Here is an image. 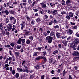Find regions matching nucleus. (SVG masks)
Segmentation results:
<instances>
[{
    "instance_id": "obj_63",
    "label": "nucleus",
    "mask_w": 79,
    "mask_h": 79,
    "mask_svg": "<svg viewBox=\"0 0 79 79\" xmlns=\"http://www.w3.org/2000/svg\"><path fill=\"white\" fill-rule=\"evenodd\" d=\"M15 54L17 56H19V52H15Z\"/></svg>"
},
{
    "instance_id": "obj_11",
    "label": "nucleus",
    "mask_w": 79,
    "mask_h": 79,
    "mask_svg": "<svg viewBox=\"0 0 79 79\" xmlns=\"http://www.w3.org/2000/svg\"><path fill=\"white\" fill-rule=\"evenodd\" d=\"M59 53L58 50H56L53 52V55H57Z\"/></svg>"
},
{
    "instance_id": "obj_53",
    "label": "nucleus",
    "mask_w": 79,
    "mask_h": 79,
    "mask_svg": "<svg viewBox=\"0 0 79 79\" xmlns=\"http://www.w3.org/2000/svg\"><path fill=\"white\" fill-rule=\"evenodd\" d=\"M70 47H71V48H73V47H74L73 46V43H72L70 44Z\"/></svg>"
},
{
    "instance_id": "obj_22",
    "label": "nucleus",
    "mask_w": 79,
    "mask_h": 79,
    "mask_svg": "<svg viewBox=\"0 0 79 79\" xmlns=\"http://www.w3.org/2000/svg\"><path fill=\"white\" fill-rule=\"evenodd\" d=\"M51 63L53 64L55 63V62H56V60H51Z\"/></svg>"
},
{
    "instance_id": "obj_7",
    "label": "nucleus",
    "mask_w": 79,
    "mask_h": 79,
    "mask_svg": "<svg viewBox=\"0 0 79 79\" xmlns=\"http://www.w3.org/2000/svg\"><path fill=\"white\" fill-rule=\"evenodd\" d=\"M56 37L58 38V39H60V38H61V36L60 35V33L57 32H56Z\"/></svg>"
},
{
    "instance_id": "obj_14",
    "label": "nucleus",
    "mask_w": 79,
    "mask_h": 79,
    "mask_svg": "<svg viewBox=\"0 0 79 79\" xmlns=\"http://www.w3.org/2000/svg\"><path fill=\"white\" fill-rule=\"evenodd\" d=\"M38 55V52H35L33 53V56H36Z\"/></svg>"
},
{
    "instance_id": "obj_13",
    "label": "nucleus",
    "mask_w": 79,
    "mask_h": 79,
    "mask_svg": "<svg viewBox=\"0 0 79 79\" xmlns=\"http://www.w3.org/2000/svg\"><path fill=\"white\" fill-rule=\"evenodd\" d=\"M67 6H69L71 5V1L68 0L66 1Z\"/></svg>"
},
{
    "instance_id": "obj_34",
    "label": "nucleus",
    "mask_w": 79,
    "mask_h": 79,
    "mask_svg": "<svg viewBox=\"0 0 79 79\" xmlns=\"http://www.w3.org/2000/svg\"><path fill=\"white\" fill-rule=\"evenodd\" d=\"M5 13L6 14V15H8L9 11L8 10H5Z\"/></svg>"
},
{
    "instance_id": "obj_52",
    "label": "nucleus",
    "mask_w": 79,
    "mask_h": 79,
    "mask_svg": "<svg viewBox=\"0 0 79 79\" xmlns=\"http://www.w3.org/2000/svg\"><path fill=\"white\" fill-rule=\"evenodd\" d=\"M11 29H12V28H10V27H9L7 28V31H11Z\"/></svg>"
},
{
    "instance_id": "obj_19",
    "label": "nucleus",
    "mask_w": 79,
    "mask_h": 79,
    "mask_svg": "<svg viewBox=\"0 0 79 79\" xmlns=\"http://www.w3.org/2000/svg\"><path fill=\"white\" fill-rule=\"evenodd\" d=\"M17 70L18 72H22L23 71V69H21L20 68H18L17 69Z\"/></svg>"
},
{
    "instance_id": "obj_57",
    "label": "nucleus",
    "mask_w": 79,
    "mask_h": 79,
    "mask_svg": "<svg viewBox=\"0 0 79 79\" xmlns=\"http://www.w3.org/2000/svg\"><path fill=\"white\" fill-rule=\"evenodd\" d=\"M70 24L72 25V26H73V25H75L76 24V23H73V22H70Z\"/></svg>"
},
{
    "instance_id": "obj_4",
    "label": "nucleus",
    "mask_w": 79,
    "mask_h": 79,
    "mask_svg": "<svg viewBox=\"0 0 79 79\" xmlns=\"http://www.w3.org/2000/svg\"><path fill=\"white\" fill-rule=\"evenodd\" d=\"M73 55L75 56H79V53L77 51H74L73 53Z\"/></svg>"
},
{
    "instance_id": "obj_50",
    "label": "nucleus",
    "mask_w": 79,
    "mask_h": 79,
    "mask_svg": "<svg viewBox=\"0 0 79 79\" xmlns=\"http://www.w3.org/2000/svg\"><path fill=\"white\" fill-rule=\"evenodd\" d=\"M36 2H35V1H34L33 2V3L32 4V6H34V5H35Z\"/></svg>"
},
{
    "instance_id": "obj_54",
    "label": "nucleus",
    "mask_w": 79,
    "mask_h": 79,
    "mask_svg": "<svg viewBox=\"0 0 79 79\" xmlns=\"http://www.w3.org/2000/svg\"><path fill=\"white\" fill-rule=\"evenodd\" d=\"M6 23H8L9 22V19L7 18H6Z\"/></svg>"
},
{
    "instance_id": "obj_58",
    "label": "nucleus",
    "mask_w": 79,
    "mask_h": 79,
    "mask_svg": "<svg viewBox=\"0 0 79 79\" xmlns=\"http://www.w3.org/2000/svg\"><path fill=\"white\" fill-rule=\"evenodd\" d=\"M49 23V26H52V21H51V22H48Z\"/></svg>"
},
{
    "instance_id": "obj_60",
    "label": "nucleus",
    "mask_w": 79,
    "mask_h": 79,
    "mask_svg": "<svg viewBox=\"0 0 79 79\" xmlns=\"http://www.w3.org/2000/svg\"><path fill=\"white\" fill-rule=\"evenodd\" d=\"M20 51L21 52V53H23V52H24V49L23 48H21L20 49Z\"/></svg>"
},
{
    "instance_id": "obj_15",
    "label": "nucleus",
    "mask_w": 79,
    "mask_h": 79,
    "mask_svg": "<svg viewBox=\"0 0 79 79\" xmlns=\"http://www.w3.org/2000/svg\"><path fill=\"white\" fill-rule=\"evenodd\" d=\"M22 43V45H24V44L25 43V42H26V40L24 39H21Z\"/></svg>"
},
{
    "instance_id": "obj_5",
    "label": "nucleus",
    "mask_w": 79,
    "mask_h": 79,
    "mask_svg": "<svg viewBox=\"0 0 79 79\" xmlns=\"http://www.w3.org/2000/svg\"><path fill=\"white\" fill-rule=\"evenodd\" d=\"M67 33L68 34V35H70L73 33V31L70 29H69V30H68Z\"/></svg>"
},
{
    "instance_id": "obj_24",
    "label": "nucleus",
    "mask_w": 79,
    "mask_h": 79,
    "mask_svg": "<svg viewBox=\"0 0 79 79\" xmlns=\"http://www.w3.org/2000/svg\"><path fill=\"white\" fill-rule=\"evenodd\" d=\"M56 5L57 8H60V6H61V4H59L57 2H56L55 3Z\"/></svg>"
},
{
    "instance_id": "obj_27",
    "label": "nucleus",
    "mask_w": 79,
    "mask_h": 79,
    "mask_svg": "<svg viewBox=\"0 0 79 79\" xmlns=\"http://www.w3.org/2000/svg\"><path fill=\"white\" fill-rule=\"evenodd\" d=\"M67 40H72V38L71 36H70L68 37L67 39Z\"/></svg>"
},
{
    "instance_id": "obj_35",
    "label": "nucleus",
    "mask_w": 79,
    "mask_h": 79,
    "mask_svg": "<svg viewBox=\"0 0 79 79\" xmlns=\"http://www.w3.org/2000/svg\"><path fill=\"white\" fill-rule=\"evenodd\" d=\"M39 68H40V66L39 65H36L35 66V68L36 69H39Z\"/></svg>"
},
{
    "instance_id": "obj_6",
    "label": "nucleus",
    "mask_w": 79,
    "mask_h": 79,
    "mask_svg": "<svg viewBox=\"0 0 79 79\" xmlns=\"http://www.w3.org/2000/svg\"><path fill=\"white\" fill-rule=\"evenodd\" d=\"M25 25H26L25 24V22L23 21L21 24V30H23V29L25 27Z\"/></svg>"
},
{
    "instance_id": "obj_16",
    "label": "nucleus",
    "mask_w": 79,
    "mask_h": 79,
    "mask_svg": "<svg viewBox=\"0 0 79 79\" xmlns=\"http://www.w3.org/2000/svg\"><path fill=\"white\" fill-rule=\"evenodd\" d=\"M21 42H22V40L21 38H20L17 42V44H21Z\"/></svg>"
},
{
    "instance_id": "obj_49",
    "label": "nucleus",
    "mask_w": 79,
    "mask_h": 79,
    "mask_svg": "<svg viewBox=\"0 0 79 79\" xmlns=\"http://www.w3.org/2000/svg\"><path fill=\"white\" fill-rule=\"evenodd\" d=\"M11 72L12 74H13V75H14V74H15V70H13Z\"/></svg>"
},
{
    "instance_id": "obj_48",
    "label": "nucleus",
    "mask_w": 79,
    "mask_h": 79,
    "mask_svg": "<svg viewBox=\"0 0 79 79\" xmlns=\"http://www.w3.org/2000/svg\"><path fill=\"white\" fill-rule=\"evenodd\" d=\"M46 54H47V52H46L44 51L43 52V55L44 56H45Z\"/></svg>"
},
{
    "instance_id": "obj_9",
    "label": "nucleus",
    "mask_w": 79,
    "mask_h": 79,
    "mask_svg": "<svg viewBox=\"0 0 79 79\" xmlns=\"http://www.w3.org/2000/svg\"><path fill=\"white\" fill-rule=\"evenodd\" d=\"M63 44H64V45L66 46L68 45V41H66L65 40H64L62 42Z\"/></svg>"
},
{
    "instance_id": "obj_51",
    "label": "nucleus",
    "mask_w": 79,
    "mask_h": 79,
    "mask_svg": "<svg viewBox=\"0 0 79 79\" xmlns=\"http://www.w3.org/2000/svg\"><path fill=\"white\" fill-rule=\"evenodd\" d=\"M75 35L77 37H79V33H78V32H77L76 33Z\"/></svg>"
},
{
    "instance_id": "obj_61",
    "label": "nucleus",
    "mask_w": 79,
    "mask_h": 79,
    "mask_svg": "<svg viewBox=\"0 0 79 79\" xmlns=\"http://www.w3.org/2000/svg\"><path fill=\"white\" fill-rule=\"evenodd\" d=\"M51 31L49 30H48L47 31V34H48V35H49L50 34V33Z\"/></svg>"
},
{
    "instance_id": "obj_47",
    "label": "nucleus",
    "mask_w": 79,
    "mask_h": 79,
    "mask_svg": "<svg viewBox=\"0 0 79 79\" xmlns=\"http://www.w3.org/2000/svg\"><path fill=\"white\" fill-rule=\"evenodd\" d=\"M10 14H12V15H14V14H15V12L13 10L10 11Z\"/></svg>"
},
{
    "instance_id": "obj_12",
    "label": "nucleus",
    "mask_w": 79,
    "mask_h": 79,
    "mask_svg": "<svg viewBox=\"0 0 79 79\" xmlns=\"http://www.w3.org/2000/svg\"><path fill=\"white\" fill-rule=\"evenodd\" d=\"M55 35V33L53 31H51L49 33V35L50 36L52 37V36H54Z\"/></svg>"
},
{
    "instance_id": "obj_41",
    "label": "nucleus",
    "mask_w": 79,
    "mask_h": 79,
    "mask_svg": "<svg viewBox=\"0 0 79 79\" xmlns=\"http://www.w3.org/2000/svg\"><path fill=\"white\" fill-rule=\"evenodd\" d=\"M26 43L27 44H30V41H29V40H27Z\"/></svg>"
},
{
    "instance_id": "obj_38",
    "label": "nucleus",
    "mask_w": 79,
    "mask_h": 79,
    "mask_svg": "<svg viewBox=\"0 0 79 79\" xmlns=\"http://www.w3.org/2000/svg\"><path fill=\"white\" fill-rule=\"evenodd\" d=\"M4 47L5 48H9V47H10V45H4Z\"/></svg>"
},
{
    "instance_id": "obj_10",
    "label": "nucleus",
    "mask_w": 79,
    "mask_h": 79,
    "mask_svg": "<svg viewBox=\"0 0 79 79\" xmlns=\"http://www.w3.org/2000/svg\"><path fill=\"white\" fill-rule=\"evenodd\" d=\"M74 42L76 45H77L78 44H79V40L77 38L74 40Z\"/></svg>"
},
{
    "instance_id": "obj_45",
    "label": "nucleus",
    "mask_w": 79,
    "mask_h": 79,
    "mask_svg": "<svg viewBox=\"0 0 79 79\" xmlns=\"http://www.w3.org/2000/svg\"><path fill=\"white\" fill-rule=\"evenodd\" d=\"M39 21H40V19L38 17L37 19H36V22L38 23L39 22Z\"/></svg>"
},
{
    "instance_id": "obj_62",
    "label": "nucleus",
    "mask_w": 79,
    "mask_h": 79,
    "mask_svg": "<svg viewBox=\"0 0 79 79\" xmlns=\"http://www.w3.org/2000/svg\"><path fill=\"white\" fill-rule=\"evenodd\" d=\"M69 25H67L65 26V28L66 29H68L69 28Z\"/></svg>"
},
{
    "instance_id": "obj_32",
    "label": "nucleus",
    "mask_w": 79,
    "mask_h": 79,
    "mask_svg": "<svg viewBox=\"0 0 79 79\" xmlns=\"http://www.w3.org/2000/svg\"><path fill=\"white\" fill-rule=\"evenodd\" d=\"M65 18L67 19L68 20H69V19H71V17H70L69 15H67L65 17Z\"/></svg>"
},
{
    "instance_id": "obj_55",
    "label": "nucleus",
    "mask_w": 79,
    "mask_h": 79,
    "mask_svg": "<svg viewBox=\"0 0 79 79\" xmlns=\"http://www.w3.org/2000/svg\"><path fill=\"white\" fill-rule=\"evenodd\" d=\"M52 79H60V78L59 77H54Z\"/></svg>"
},
{
    "instance_id": "obj_17",
    "label": "nucleus",
    "mask_w": 79,
    "mask_h": 79,
    "mask_svg": "<svg viewBox=\"0 0 79 79\" xmlns=\"http://www.w3.org/2000/svg\"><path fill=\"white\" fill-rule=\"evenodd\" d=\"M41 59V56H40L35 58V60H39Z\"/></svg>"
},
{
    "instance_id": "obj_25",
    "label": "nucleus",
    "mask_w": 79,
    "mask_h": 79,
    "mask_svg": "<svg viewBox=\"0 0 79 79\" xmlns=\"http://www.w3.org/2000/svg\"><path fill=\"white\" fill-rule=\"evenodd\" d=\"M61 38L62 39H64L67 38V36H66V35H64L61 36Z\"/></svg>"
},
{
    "instance_id": "obj_3",
    "label": "nucleus",
    "mask_w": 79,
    "mask_h": 79,
    "mask_svg": "<svg viewBox=\"0 0 79 79\" xmlns=\"http://www.w3.org/2000/svg\"><path fill=\"white\" fill-rule=\"evenodd\" d=\"M40 4L41 5V6L42 8L44 9L47 8V6L46 4H44V3L42 2L41 3H40Z\"/></svg>"
},
{
    "instance_id": "obj_2",
    "label": "nucleus",
    "mask_w": 79,
    "mask_h": 79,
    "mask_svg": "<svg viewBox=\"0 0 79 79\" xmlns=\"http://www.w3.org/2000/svg\"><path fill=\"white\" fill-rule=\"evenodd\" d=\"M24 66L25 68V69L24 68L23 69V72L27 73H28L29 72V70L27 69H28V67L27 66H26V65H24Z\"/></svg>"
},
{
    "instance_id": "obj_40",
    "label": "nucleus",
    "mask_w": 79,
    "mask_h": 79,
    "mask_svg": "<svg viewBox=\"0 0 79 79\" xmlns=\"http://www.w3.org/2000/svg\"><path fill=\"white\" fill-rule=\"evenodd\" d=\"M27 51H31V47H29L28 48H27Z\"/></svg>"
},
{
    "instance_id": "obj_43",
    "label": "nucleus",
    "mask_w": 79,
    "mask_h": 79,
    "mask_svg": "<svg viewBox=\"0 0 79 79\" xmlns=\"http://www.w3.org/2000/svg\"><path fill=\"white\" fill-rule=\"evenodd\" d=\"M9 7L10 8H13V5L10 4V5L9 6Z\"/></svg>"
},
{
    "instance_id": "obj_21",
    "label": "nucleus",
    "mask_w": 79,
    "mask_h": 79,
    "mask_svg": "<svg viewBox=\"0 0 79 79\" xmlns=\"http://www.w3.org/2000/svg\"><path fill=\"white\" fill-rule=\"evenodd\" d=\"M16 48L17 49L19 50V49H20L21 48V46L19 45H17V46H16Z\"/></svg>"
},
{
    "instance_id": "obj_31",
    "label": "nucleus",
    "mask_w": 79,
    "mask_h": 79,
    "mask_svg": "<svg viewBox=\"0 0 79 79\" xmlns=\"http://www.w3.org/2000/svg\"><path fill=\"white\" fill-rule=\"evenodd\" d=\"M61 4L62 5H65L66 3L65 2V1H64V0H62L61 2Z\"/></svg>"
},
{
    "instance_id": "obj_26",
    "label": "nucleus",
    "mask_w": 79,
    "mask_h": 79,
    "mask_svg": "<svg viewBox=\"0 0 79 79\" xmlns=\"http://www.w3.org/2000/svg\"><path fill=\"white\" fill-rule=\"evenodd\" d=\"M57 12V10H54L52 11V13L53 14H54V15H56Z\"/></svg>"
},
{
    "instance_id": "obj_8",
    "label": "nucleus",
    "mask_w": 79,
    "mask_h": 79,
    "mask_svg": "<svg viewBox=\"0 0 79 79\" xmlns=\"http://www.w3.org/2000/svg\"><path fill=\"white\" fill-rule=\"evenodd\" d=\"M69 15L70 18H72L74 16V13H73L72 12H69Z\"/></svg>"
},
{
    "instance_id": "obj_36",
    "label": "nucleus",
    "mask_w": 79,
    "mask_h": 79,
    "mask_svg": "<svg viewBox=\"0 0 79 79\" xmlns=\"http://www.w3.org/2000/svg\"><path fill=\"white\" fill-rule=\"evenodd\" d=\"M31 24L32 25H34V24H35V21L34 20H32L31 21Z\"/></svg>"
},
{
    "instance_id": "obj_30",
    "label": "nucleus",
    "mask_w": 79,
    "mask_h": 79,
    "mask_svg": "<svg viewBox=\"0 0 79 79\" xmlns=\"http://www.w3.org/2000/svg\"><path fill=\"white\" fill-rule=\"evenodd\" d=\"M42 49V47H38L36 48V50H38L39 51H41V50Z\"/></svg>"
},
{
    "instance_id": "obj_64",
    "label": "nucleus",
    "mask_w": 79,
    "mask_h": 79,
    "mask_svg": "<svg viewBox=\"0 0 79 79\" xmlns=\"http://www.w3.org/2000/svg\"><path fill=\"white\" fill-rule=\"evenodd\" d=\"M77 28V26H73V29H76Z\"/></svg>"
},
{
    "instance_id": "obj_28",
    "label": "nucleus",
    "mask_w": 79,
    "mask_h": 79,
    "mask_svg": "<svg viewBox=\"0 0 79 79\" xmlns=\"http://www.w3.org/2000/svg\"><path fill=\"white\" fill-rule=\"evenodd\" d=\"M15 76L16 78H18V77H19V73H16Z\"/></svg>"
},
{
    "instance_id": "obj_56",
    "label": "nucleus",
    "mask_w": 79,
    "mask_h": 79,
    "mask_svg": "<svg viewBox=\"0 0 79 79\" xmlns=\"http://www.w3.org/2000/svg\"><path fill=\"white\" fill-rule=\"evenodd\" d=\"M8 25L9 26V27L12 28V27H13V26H12V25H11V24L10 23H9L8 24Z\"/></svg>"
},
{
    "instance_id": "obj_44",
    "label": "nucleus",
    "mask_w": 79,
    "mask_h": 79,
    "mask_svg": "<svg viewBox=\"0 0 79 79\" xmlns=\"http://www.w3.org/2000/svg\"><path fill=\"white\" fill-rule=\"evenodd\" d=\"M66 73V71H65V70H64L62 73V74L64 76H65V74Z\"/></svg>"
},
{
    "instance_id": "obj_37",
    "label": "nucleus",
    "mask_w": 79,
    "mask_h": 79,
    "mask_svg": "<svg viewBox=\"0 0 79 79\" xmlns=\"http://www.w3.org/2000/svg\"><path fill=\"white\" fill-rule=\"evenodd\" d=\"M15 43H12L10 44V45L11 46H12V47H14V46H15Z\"/></svg>"
},
{
    "instance_id": "obj_18",
    "label": "nucleus",
    "mask_w": 79,
    "mask_h": 79,
    "mask_svg": "<svg viewBox=\"0 0 79 79\" xmlns=\"http://www.w3.org/2000/svg\"><path fill=\"white\" fill-rule=\"evenodd\" d=\"M16 23V19H15L14 20H13L12 21H11V23L12 24H15Z\"/></svg>"
},
{
    "instance_id": "obj_1",
    "label": "nucleus",
    "mask_w": 79,
    "mask_h": 79,
    "mask_svg": "<svg viewBox=\"0 0 79 79\" xmlns=\"http://www.w3.org/2000/svg\"><path fill=\"white\" fill-rule=\"evenodd\" d=\"M46 40H47L48 43L49 44H51L53 40V37L50 36H48L46 37Z\"/></svg>"
},
{
    "instance_id": "obj_33",
    "label": "nucleus",
    "mask_w": 79,
    "mask_h": 79,
    "mask_svg": "<svg viewBox=\"0 0 79 79\" xmlns=\"http://www.w3.org/2000/svg\"><path fill=\"white\" fill-rule=\"evenodd\" d=\"M61 14L63 15H66V12L65 11H62L61 12Z\"/></svg>"
},
{
    "instance_id": "obj_39",
    "label": "nucleus",
    "mask_w": 79,
    "mask_h": 79,
    "mask_svg": "<svg viewBox=\"0 0 79 79\" xmlns=\"http://www.w3.org/2000/svg\"><path fill=\"white\" fill-rule=\"evenodd\" d=\"M29 39L31 40H32L34 39V37H33L32 36H30L29 37Z\"/></svg>"
},
{
    "instance_id": "obj_59",
    "label": "nucleus",
    "mask_w": 79,
    "mask_h": 79,
    "mask_svg": "<svg viewBox=\"0 0 79 79\" xmlns=\"http://www.w3.org/2000/svg\"><path fill=\"white\" fill-rule=\"evenodd\" d=\"M29 31H26L25 33V35H29Z\"/></svg>"
},
{
    "instance_id": "obj_46",
    "label": "nucleus",
    "mask_w": 79,
    "mask_h": 79,
    "mask_svg": "<svg viewBox=\"0 0 79 79\" xmlns=\"http://www.w3.org/2000/svg\"><path fill=\"white\" fill-rule=\"evenodd\" d=\"M53 3H51L50 4L51 7H52V8H54V6L53 5Z\"/></svg>"
},
{
    "instance_id": "obj_42",
    "label": "nucleus",
    "mask_w": 79,
    "mask_h": 79,
    "mask_svg": "<svg viewBox=\"0 0 79 79\" xmlns=\"http://www.w3.org/2000/svg\"><path fill=\"white\" fill-rule=\"evenodd\" d=\"M59 27H60L58 25H56L54 27V28L55 29H58V28H59Z\"/></svg>"
},
{
    "instance_id": "obj_29",
    "label": "nucleus",
    "mask_w": 79,
    "mask_h": 79,
    "mask_svg": "<svg viewBox=\"0 0 79 79\" xmlns=\"http://www.w3.org/2000/svg\"><path fill=\"white\" fill-rule=\"evenodd\" d=\"M15 19V18L14 17L11 16L10 18V20L13 21Z\"/></svg>"
},
{
    "instance_id": "obj_23",
    "label": "nucleus",
    "mask_w": 79,
    "mask_h": 79,
    "mask_svg": "<svg viewBox=\"0 0 79 79\" xmlns=\"http://www.w3.org/2000/svg\"><path fill=\"white\" fill-rule=\"evenodd\" d=\"M41 59H44V60L45 61H47V59H46V57H45L43 56H41Z\"/></svg>"
},
{
    "instance_id": "obj_20",
    "label": "nucleus",
    "mask_w": 79,
    "mask_h": 79,
    "mask_svg": "<svg viewBox=\"0 0 79 79\" xmlns=\"http://www.w3.org/2000/svg\"><path fill=\"white\" fill-rule=\"evenodd\" d=\"M2 24L3 23H0V29H1V30H3V27L2 26Z\"/></svg>"
}]
</instances>
